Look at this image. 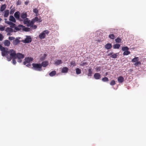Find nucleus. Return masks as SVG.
<instances>
[{"label": "nucleus", "instance_id": "13", "mask_svg": "<svg viewBox=\"0 0 146 146\" xmlns=\"http://www.w3.org/2000/svg\"><path fill=\"white\" fill-rule=\"evenodd\" d=\"M24 27V26L21 25H19L17 26H16L15 28V30L16 31H19L22 30L23 31V28Z\"/></svg>", "mask_w": 146, "mask_h": 146}, {"label": "nucleus", "instance_id": "37", "mask_svg": "<svg viewBox=\"0 0 146 146\" xmlns=\"http://www.w3.org/2000/svg\"><path fill=\"white\" fill-rule=\"evenodd\" d=\"M121 39L119 38H117L115 40V41L116 42L120 43L121 41Z\"/></svg>", "mask_w": 146, "mask_h": 146}, {"label": "nucleus", "instance_id": "19", "mask_svg": "<svg viewBox=\"0 0 146 146\" xmlns=\"http://www.w3.org/2000/svg\"><path fill=\"white\" fill-rule=\"evenodd\" d=\"M4 44L5 46H8L10 44V42L8 40H5L4 41Z\"/></svg>", "mask_w": 146, "mask_h": 146}, {"label": "nucleus", "instance_id": "17", "mask_svg": "<svg viewBox=\"0 0 146 146\" xmlns=\"http://www.w3.org/2000/svg\"><path fill=\"white\" fill-rule=\"evenodd\" d=\"M68 69L66 67H63L62 70L61 72L62 73H67L68 72Z\"/></svg>", "mask_w": 146, "mask_h": 146}, {"label": "nucleus", "instance_id": "39", "mask_svg": "<svg viewBox=\"0 0 146 146\" xmlns=\"http://www.w3.org/2000/svg\"><path fill=\"white\" fill-rule=\"evenodd\" d=\"M115 84V82L114 80H112L110 83V84L111 86H113Z\"/></svg>", "mask_w": 146, "mask_h": 146}, {"label": "nucleus", "instance_id": "51", "mask_svg": "<svg viewBox=\"0 0 146 146\" xmlns=\"http://www.w3.org/2000/svg\"><path fill=\"white\" fill-rule=\"evenodd\" d=\"M29 3V1H26L25 2V4L26 5H28V3Z\"/></svg>", "mask_w": 146, "mask_h": 146}, {"label": "nucleus", "instance_id": "48", "mask_svg": "<svg viewBox=\"0 0 146 146\" xmlns=\"http://www.w3.org/2000/svg\"><path fill=\"white\" fill-rule=\"evenodd\" d=\"M21 1L19 0L17 1V5H20L21 4Z\"/></svg>", "mask_w": 146, "mask_h": 146}, {"label": "nucleus", "instance_id": "6", "mask_svg": "<svg viewBox=\"0 0 146 146\" xmlns=\"http://www.w3.org/2000/svg\"><path fill=\"white\" fill-rule=\"evenodd\" d=\"M49 33V31L48 30H44L39 35V37L41 39L44 38L46 37V34L48 35Z\"/></svg>", "mask_w": 146, "mask_h": 146}, {"label": "nucleus", "instance_id": "38", "mask_svg": "<svg viewBox=\"0 0 146 146\" xmlns=\"http://www.w3.org/2000/svg\"><path fill=\"white\" fill-rule=\"evenodd\" d=\"M109 38L113 39H114L115 38V36L113 34L109 35Z\"/></svg>", "mask_w": 146, "mask_h": 146}, {"label": "nucleus", "instance_id": "36", "mask_svg": "<svg viewBox=\"0 0 146 146\" xmlns=\"http://www.w3.org/2000/svg\"><path fill=\"white\" fill-rule=\"evenodd\" d=\"M130 51H129L128 50H127V51H125L123 52V54L124 55H128L129 54H130Z\"/></svg>", "mask_w": 146, "mask_h": 146}, {"label": "nucleus", "instance_id": "5", "mask_svg": "<svg viewBox=\"0 0 146 146\" xmlns=\"http://www.w3.org/2000/svg\"><path fill=\"white\" fill-rule=\"evenodd\" d=\"M34 23L35 22L33 20L30 21V20H29L28 19H27L25 21L24 24L27 25V26L29 27L33 25Z\"/></svg>", "mask_w": 146, "mask_h": 146}, {"label": "nucleus", "instance_id": "31", "mask_svg": "<svg viewBox=\"0 0 146 146\" xmlns=\"http://www.w3.org/2000/svg\"><path fill=\"white\" fill-rule=\"evenodd\" d=\"M134 65L135 66H139L141 65V62L139 61H138L135 62L134 64Z\"/></svg>", "mask_w": 146, "mask_h": 146}, {"label": "nucleus", "instance_id": "47", "mask_svg": "<svg viewBox=\"0 0 146 146\" xmlns=\"http://www.w3.org/2000/svg\"><path fill=\"white\" fill-rule=\"evenodd\" d=\"M96 70L97 72L100 71L101 70V68L100 67H97L96 68Z\"/></svg>", "mask_w": 146, "mask_h": 146}, {"label": "nucleus", "instance_id": "55", "mask_svg": "<svg viewBox=\"0 0 146 146\" xmlns=\"http://www.w3.org/2000/svg\"><path fill=\"white\" fill-rule=\"evenodd\" d=\"M2 19L1 18H0V22L2 20Z\"/></svg>", "mask_w": 146, "mask_h": 146}, {"label": "nucleus", "instance_id": "40", "mask_svg": "<svg viewBox=\"0 0 146 146\" xmlns=\"http://www.w3.org/2000/svg\"><path fill=\"white\" fill-rule=\"evenodd\" d=\"M35 22L38 21V19L37 17H35L34 19H32Z\"/></svg>", "mask_w": 146, "mask_h": 146}, {"label": "nucleus", "instance_id": "53", "mask_svg": "<svg viewBox=\"0 0 146 146\" xmlns=\"http://www.w3.org/2000/svg\"><path fill=\"white\" fill-rule=\"evenodd\" d=\"M38 21L39 23L41 22L42 21V20L41 19H38Z\"/></svg>", "mask_w": 146, "mask_h": 146}, {"label": "nucleus", "instance_id": "7", "mask_svg": "<svg viewBox=\"0 0 146 146\" xmlns=\"http://www.w3.org/2000/svg\"><path fill=\"white\" fill-rule=\"evenodd\" d=\"M5 23L9 25L10 26V28L12 29L13 28H14V29L15 30V28L16 27V24L15 23H14L11 21H6L7 20L6 19H5Z\"/></svg>", "mask_w": 146, "mask_h": 146}, {"label": "nucleus", "instance_id": "26", "mask_svg": "<svg viewBox=\"0 0 146 146\" xmlns=\"http://www.w3.org/2000/svg\"><path fill=\"white\" fill-rule=\"evenodd\" d=\"M120 46V44H116L113 45V47L114 49H119Z\"/></svg>", "mask_w": 146, "mask_h": 146}, {"label": "nucleus", "instance_id": "43", "mask_svg": "<svg viewBox=\"0 0 146 146\" xmlns=\"http://www.w3.org/2000/svg\"><path fill=\"white\" fill-rule=\"evenodd\" d=\"M30 27L32 29H36L37 27V26L36 25H32V26H31Z\"/></svg>", "mask_w": 146, "mask_h": 146}, {"label": "nucleus", "instance_id": "33", "mask_svg": "<svg viewBox=\"0 0 146 146\" xmlns=\"http://www.w3.org/2000/svg\"><path fill=\"white\" fill-rule=\"evenodd\" d=\"M76 66V64L75 61L72 60L70 63V66L72 67Z\"/></svg>", "mask_w": 146, "mask_h": 146}, {"label": "nucleus", "instance_id": "56", "mask_svg": "<svg viewBox=\"0 0 146 146\" xmlns=\"http://www.w3.org/2000/svg\"><path fill=\"white\" fill-rule=\"evenodd\" d=\"M4 0H0V1H4Z\"/></svg>", "mask_w": 146, "mask_h": 146}, {"label": "nucleus", "instance_id": "52", "mask_svg": "<svg viewBox=\"0 0 146 146\" xmlns=\"http://www.w3.org/2000/svg\"><path fill=\"white\" fill-rule=\"evenodd\" d=\"M7 33V36H10L11 35V33Z\"/></svg>", "mask_w": 146, "mask_h": 146}, {"label": "nucleus", "instance_id": "49", "mask_svg": "<svg viewBox=\"0 0 146 146\" xmlns=\"http://www.w3.org/2000/svg\"><path fill=\"white\" fill-rule=\"evenodd\" d=\"M15 38L14 37H13L10 36L9 38V39L10 40H14Z\"/></svg>", "mask_w": 146, "mask_h": 146}, {"label": "nucleus", "instance_id": "22", "mask_svg": "<svg viewBox=\"0 0 146 146\" xmlns=\"http://www.w3.org/2000/svg\"><path fill=\"white\" fill-rule=\"evenodd\" d=\"M105 47L106 49L109 50L112 47V45L110 43H107L105 45Z\"/></svg>", "mask_w": 146, "mask_h": 146}, {"label": "nucleus", "instance_id": "41", "mask_svg": "<svg viewBox=\"0 0 146 146\" xmlns=\"http://www.w3.org/2000/svg\"><path fill=\"white\" fill-rule=\"evenodd\" d=\"M15 12V9H11L10 11V14H13Z\"/></svg>", "mask_w": 146, "mask_h": 146}, {"label": "nucleus", "instance_id": "20", "mask_svg": "<svg viewBox=\"0 0 146 146\" xmlns=\"http://www.w3.org/2000/svg\"><path fill=\"white\" fill-rule=\"evenodd\" d=\"M9 20L10 21H11L13 23H15L16 22V21L15 19L12 15L10 16Z\"/></svg>", "mask_w": 146, "mask_h": 146}, {"label": "nucleus", "instance_id": "2", "mask_svg": "<svg viewBox=\"0 0 146 146\" xmlns=\"http://www.w3.org/2000/svg\"><path fill=\"white\" fill-rule=\"evenodd\" d=\"M0 50L1 51L2 55L3 56H5L8 54L9 51L7 48H5L2 45H0Z\"/></svg>", "mask_w": 146, "mask_h": 146}, {"label": "nucleus", "instance_id": "25", "mask_svg": "<svg viewBox=\"0 0 146 146\" xmlns=\"http://www.w3.org/2000/svg\"><path fill=\"white\" fill-rule=\"evenodd\" d=\"M6 7V4H5L2 5L1 7L0 11H3L5 10Z\"/></svg>", "mask_w": 146, "mask_h": 146}, {"label": "nucleus", "instance_id": "34", "mask_svg": "<svg viewBox=\"0 0 146 146\" xmlns=\"http://www.w3.org/2000/svg\"><path fill=\"white\" fill-rule=\"evenodd\" d=\"M129 49V48L127 46H123L121 48V50L124 51L128 50Z\"/></svg>", "mask_w": 146, "mask_h": 146}, {"label": "nucleus", "instance_id": "12", "mask_svg": "<svg viewBox=\"0 0 146 146\" xmlns=\"http://www.w3.org/2000/svg\"><path fill=\"white\" fill-rule=\"evenodd\" d=\"M32 39L30 36H27L26 38L25 39L23 42L25 43H29L31 42Z\"/></svg>", "mask_w": 146, "mask_h": 146}, {"label": "nucleus", "instance_id": "32", "mask_svg": "<svg viewBox=\"0 0 146 146\" xmlns=\"http://www.w3.org/2000/svg\"><path fill=\"white\" fill-rule=\"evenodd\" d=\"M76 73L77 74H79L81 73V70L80 69L78 68H77L76 69Z\"/></svg>", "mask_w": 146, "mask_h": 146}, {"label": "nucleus", "instance_id": "30", "mask_svg": "<svg viewBox=\"0 0 146 146\" xmlns=\"http://www.w3.org/2000/svg\"><path fill=\"white\" fill-rule=\"evenodd\" d=\"M62 63V61L61 60H57L55 62V64L57 65L61 64Z\"/></svg>", "mask_w": 146, "mask_h": 146}, {"label": "nucleus", "instance_id": "3", "mask_svg": "<svg viewBox=\"0 0 146 146\" xmlns=\"http://www.w3.org/2000/svg\"><path fill=\"white\" fill-rule=\"evenodd\" d=\"M32 65L35 70L38 71L42 70L40 64L33 63L32 64Z\"/></svg>", "mask_w": 146, "mask_h": 146}, {"label": "nucleus", "instance_id": "1", "mask_svg": "<svg viewBox=\"0 0 146 146\" xmlns=\"http://www.w3.org/2000/svg\"><path fill=\"white\" fill-rule=\"evenodd\" d=\"M8 54H10V57L7 56V58L8 61L11 60L12 58H15L17 55L15 51L13 49H10L9 51Z\"/></svg>", "mask_w": 146, "mask_h": 146}, {"label": "nucleus", "instance_id": "29", "mask_svg": "<svg viewBox=\"0 0 146 146\" xmlns=\"http://www.w3.org/2000/svg\"><path fill=\"white\" fill-rule=\"evenodd\" d=\"M139 58L138 57H135L134 58H133L131 62H136L139 61Z\"/></svg>", "mask_w": 146, "mask_h": 146}, {"label": "nucleus", "instance_id": "28", "mask_svg": "<svg viewBox=\"0 0 146 146\" xmlns=\"http://www.w3.org/2000/svg\"><path fill=\"white\" fill-rule=\"evenodd\" d=\"M23 31L25 32H29L31 31V29L28 27H26L24 26V27L23 28Z\"/></svg>", "mask_w": 146, "mask_h": 146}, {"label": "nucleus", "instance_id": "9", "mask_svg": "<svg viewBox=\"0 0 146 146\" xmlns=\"http://www.w3.org/2000/svg\"><path fill=\"white\" fill-rule=\"evenodd\" d=\"M33 59L31 57H26L25 59V61L23 62L24 65H25L27 63H29L33 61Z\"/></svg>", "mask_w": 146, "mask_h": 146}, {"label": "nucleus", "instance_id": "15", "mask_svg": "<svg viewBox=\"0 0 146 146\" xmlns=\"http://www.w3.org/2000/svg\"><path fill=\"white\" fill-rule=\"evenodd\" d=\"M48 62L47 61H43L42 63L41 64V68L42 67H46L48 65Z\"/></svg>", "mask_w": 146, "mask_h": 146}, {"label": "nucleus", "instance_id": "8", "mask_svg": "<svg viewBox=\"0 0 146 146\" xmlns=\"http://www.w3.org/2000/svg\"><path fill=\"white\" fill-rule=\"evenodd\" d=\"M27 14L26 12H23L21 13L20 15V19H22L23 21V23H24V21L26 19H28L27 18Z\"/></svg>", "mask_w": 146, "mask_h": 146}, {"label": "nucleus", "instance_id": "35", "mask_svg": "<svg viewBox=\"0 0 146 146\" xmlns=\"http://www.w3.org/2000/svg\"><path fill=\"white\" fill-rule=\"evenodd\" d=\"M102 80L104 82H108L109 81V79L107 77H105L102 78Z\"/></svg>", "mask_w": 146, "mask_h": 146}, {"label": "nucleus", "instance_id": "18", "mask_svg": "<svg viewBox=\"0 0 146 146\" xmlns=\"http://www.w3.org/2000/svg\"><path fill=\"white\" fill-rule=\"evenodd\" d=\"M5 31L7 33H12L13 32V29L8 27L6 29Z\"/></svg>", "mask_w": 146, "mask_h": 146}, {"label": "nucleus", "instance_id": "42", "mask_svg": "<svg viewBox=\"0 0 146 146\" xmlns=\"http://www.w3.org/2000/svg\"><path fill=\"white\" fill-rule=\"evenodd\" d=\"M5 26L2 27V26L0 27V30L1 31H3L5 30Z\"/></svg>", "mask_w": 146, "mask_h": 146}, {"label": "nucleus", "instance_id": "16", "mask_svg": "<svg viewBox=\"0 0 146 146\" xmlns=\"http://www.w3.org/2000/svg\"><path fill=\"white\" fill-rule=\"evenodd\" d=\"M117 81L119 83H122L124 81V78L122 76H119L117 78Z\"/></svg>", "mask_w": 146, "mask_h": 146}, {"label": "nucleus", "instance_id": "46", "mask_svg": "<svg viewBox=\"0 0 146 146\" xmlns=\"http://www.w3.org/2000/svg\"><path fill=\"white\" fill-rule=\"evenodd\" d=\"M33 12L36 14H37L38 13V10L36 9H35L33 10Z\"/></svg>", "mask_w": 146, "mask_h": 146}, {"label": "nucleus", "instance_id": "44", "mask_svg": "<svg viewBox=\"0 0 146 146\" xmlns=\"http://www.w3.org/2000/svg\"><path fill=\"white\" fill-rule=\"evenodd\" d=\"M4 38V37L2 34L0 33V41H2Z\"/></svg>", "mask_w": 146, "mask_h": 146}, {"label": "nucleus", "instance_id": "50", "mask_svg": "<svg viewBox=\"0 0 146 146\" xmlns=\"http://www.w3.org/2000/svg\"><path fill=\"white\" fill-rule=\"evenodd\" d=\"M28 63V64L26 65V66L27 67H29L31 66V64L29 63Z\"/></svg>", "mask_w": 146, "mask_h": 146}, {"label": "nucleus", "instance_id": "10", "mask_svg": "<svg viewBox=\"0 0 146 146\" xmlns=\"http://www.w3.org/2000/svg\"><path fill=\"white\" fill-rule=\"evenodd\" d=\"M119 55V53H114L113 52H111L108 54V56L113 58H116Z\"/></svg>", "mask_w": 146, "mask_h": 146}, {"label": "nucleus", "instance_id": "14", "mask_svg": "<svg viewBox=\"0 0 146 146\" xmlns=\"http://www.w3.org/2000/svg\"><path fill=\"white\" fill-rule=\"evenodd\" d=\"M94 77L96 79H99L101 78V75L99 73H96L94 74Z\"/></svg>", "mask_w": 146, "mask_h": 146}, {"label": "nucleus", "instance_id": "45", "mask_svg": "<svg viewBox=\"0 0 146 146\" xmlns=\"http://www.w3.org/2000/svg\"><path fill=\"white\" fill-rule=\"evenodd\" d=\"M13 58V59L12 60V62L15 65L16 63V62L15 60V59L16 58Z\"/></svg>", "mask_w": 146, "mask_h": 146}, {"label": "nucleus", "instance_id": "27", "mask_svg": "<svg viewBox=\"0 0 146 146\" xmlns=\"http://www.w3.org/2000/svg\"><path fill=\"white\" fill-rule=\"evenodd\" d=\"M56 74V72L54 70L51 72L49 74L50 76H53L55 75Z\"/></svg>", "mask_w": 146, "mask_h": 146}, {"label": "nucleus", "instance_id": "23", "mask_svg": "<svg viewBox=\"0 0 146 146\" xmlns=\"http://www.w3.org/2000/svg\"><path fill=\"white\" fill-rule=\"evenodd\" d=\"M9 10H7L5 11L4 16L5 17H7L9 15Z\"/></svg>", "mask_w": 146, "mask_h": 146}, {"label": "nucleus", "instance_id": "24", "mask_svg": "<svg viewBox=\"0 0 146 146\" xmlns=\"http://www.w3.org/2000/svg\"><path fill=\"white\" fill-rule=\"evenodd\" d=\"M88 73L87 74L88 76H92V68H89L88 70Z\"/></svg>", "mask_w": 146, "mask_h": 146}, {"label": "nucleus", "instance_id": "11", "mask_svg": "<svg viewBox=\"0 0 146 146\" xmlns=\"http://www.w3.org/2000/svg\"><path fill=\"white\" fill-rule=\"evenodd\" d=\"M20 13L19 11L16 12L14 14V16L17 20H18L20 21H22L23 20L20 19Z\"/></svg>", "mask_w": 146, "mask_h": 146}, {"label": "nucleus", "instance_id": "21", "mask_svg": "<svg viewBox=\"0 0 146 146\" xmlns=\"http://www.w3.org/2000/svg\"><path fill=\"white\" fill-rule=\"evenodd\" d=\"M20 42V40L16 38L15 40H14L13 41V44L14 45H17Z\"/></svg>", "mask_w": 146, "mask_h": 146}, {"label": "nucleus", "instance_id": "4", "mask_svg": "<svg viewBox=\"0 0 146 146\" xmlns=\"http://www.w3.org/2000/svg\"><path fill=\"white\" fill-rule=\"evenodd\" d=\"M24 55L22 54L18 53L17 54L15 58L17 59L18 62H21L22 61V59L24 58Z\"/></svg>", "mask_w": 146, "mask_h": 146}, {"label": "nucleus", "instance_id": "54", "mask_svg": "<svg viewBox=\"0 0 146 146\" xmlns=\"http://www.w3.org/2000/svg\"><path fill=\"white\" fill-rule=\"evenodd\" d=\"M85 64H86V63H83L82 64V66L85 65Z\"/></svg>", "mask_w": 146, "mask_h": 146}]
</instances>
